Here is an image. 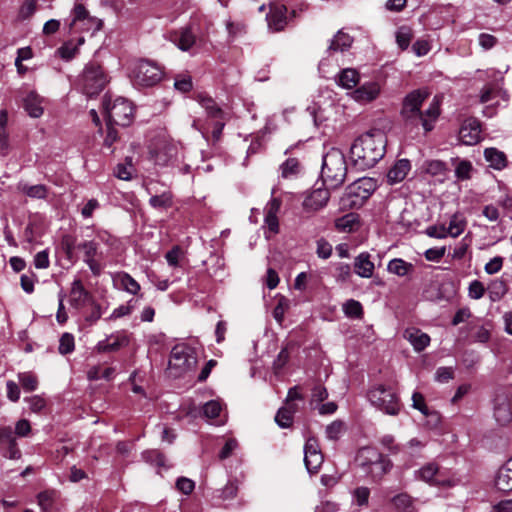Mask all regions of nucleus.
Here are the masks:
<instances>
[{
    "instance_id": "obj_1",
    "label": "nucleus",
    "mask_w": 512,
    "mask_h": 512,
    "mask_svg": "<svg viewBox=\"0 0 512 512\" xmlns=\"http://www.w3.org/2000/svg\"><path fill=\"white\" fill-rule=\"evenodd\" d=\"M429 93L425 89H416L408 93L403 101L400 115L407 124H421L426 132L433 129V123L440 115V99L435 96L429 107L421 111L423 102Z\"/></svg>"
},
{
    "instance_id": "obj_2",
    "label": "nucleus",
    "mask_w": 512,
    "mask_h": 512,
    "mask_svg": "<svg viewBox=\"0 0 512 512\" xmlns=\"http://www.w3.org/2000/svg\"><path fill=\"white\" fill-rule=\"evenodd\" d=\"M386 137L380 132L359 136L350 148L351 160L360 170L372 168L385 154Z\"/></svg>"
},
{
    "instance_id": "obj_3",
    "label": "nucleus",
    "mask_w": 512,
    "mask_h": 512,
    "mask_svg": "<svg viewBox=\"0 0 512 512\" xmlns=\"http://www.w3.org/2000/svg\"><path fill=\"white\" fill-rule=\"evenodd\" d=\"M355 464L374 482L381 481L393 468L390 458L372 446H364L357 451Z\"/></svg>"
},
{
    "instance_id": "obj_4",
    "label": "nucleus",
    "mask_w": 512,
    "mask_h": 512,
    "mask_svg": "<svg viewBox=\"0 0 512 512\" xmlns=\"http://www.w3.org/2000/svg\"><path fill=\"white\" fill-rule=\"evenodd\" d=\"M347 175L346 158L342 151L331 148L323 157L321 177L323 184L336 189L340 187Z\"/></svg>"
},
{
    "instance_id": "obj_5",
    "label": "nucleus",
    "mask_w": 512,
    "mask_h": 512,
    "mask_svg": "<svg viewBox=\"0 0 512 512\" xmlns=\"http://www.w3.org/2000/svg\"><path fill=\"white\" fill-rule=\"evenodd\" d=\"M197 365V354L194 348L187 344L175 345L170 353L168 370L177 378L193 370Z\"/></svg>"
},
{
    "instance_id": "obj_6",
    "label": "nucleus",
    "mask_w": 512,
    "mask_h": 512,
    "mask_svg": "<svg viewBox=\"0 0 512 512\" xmlns=\"http://www.w3.org/2000/svg\"><path fill=\"white\" fill-rule=\"evenodd\" d=\"M106 83L107 77L102 67L96 62L88 63L78 79L82 92L88 97L98 95Z\"/></svg>"
},
{
    "instance_id": "obj_7",
    "label": "nucleus",
    "mask_w": 512,
    "mask_h": 512,
    "mask_svg": "<svg viewBox=\"0 0 512 512\" xmlns=\"http://www.w3.org/2000/svg\"><path fill=\"white\" fill-rule=\"evenodd\" d=\"M370 403L389 415H397L400 411V401L397 394L384 385H376L368 391Z\"/></svg>"
},
{
    "instance_id": "obj_8",
    "label": "nucleus",
    "mask_w": 512,
    "mask_h": 512,
    "mask_svg": "<svg viewBox=\"0 0 512 512\" xmlns=\"http://www.w3.org/2000/svg\"><path fill=\"white\" fill-rule=\"evenodd\" d=\"M107 121L118 126H129L134 118V107L132 103L122 97L114 100L113 104L103 103Z\"/></svg>"
},
{
    "instance_id": "obj_9",
    "label": "nucleus",
    "mask_w": 512,
    "mask_h": 512,
    "mask_svg": "<svg viewBox=\"0 0 512 512\" xmlns=\"http://www.w3.org/2000/svg\"><path fill=\"white\" fill-rule=\"evenodd\" d=\"M163 72L154 62L148 60L139 61L132 70V81L137 86L150 87L156 85L162 79Z\"/></svg>"
},
{
    "instance_id": "obj_10",
    "label": "nucleus",
    "mask_w": 512,
    "mask_h": 512,
    "mask_svg": "<svg viewBox=\"0 0 512 512\" xmlns=\"http://www.w3.org/2000/svg\"><path fill=\"white\" fill-rule=\"evenodd\" d=\"M324 461L318 441L310 437L304 445V463L307 471L311 474L317 473Z\"/></svg>"
},
{
    "instance_id": "obj_11",
    "label": "nucleus",
    "mask_w": 512,
    "mask_h": 512,
    "mask_svg": "<svg viewBox=\"0 0 512 512\" xmlns=\"http://www.w3.org/2000/svg\"><path fill=\"white\" fill-rule=\"evenodd\" d=\"M368 198V192L361 189L354 181L346 188L345 194L340 199V206L342 209H358Z\"/></svg>"
},
{
    "instance_id": "obj_12",
    "label": "nucleus",
    "mask_w": 512,
    "mask_h": 512,
    "mask_svg": "<svg viewBox=\"0 0 512 512\" xmlns=\"http://www.w3.org/2000/svg\"><path fill=\"white\" fill-rule=\"evenodd\" d=\"M177 154V146L165 139H161L157 142L151 156L154 162L160 166L168 165Z\"/></svg>"
},
{
    "instance_id": "obj_13",
    "label": "nucleus",
    "mask_w": 512,
    "mask_h": 512,
    "mask_svg": "<svg viewBox=\"0 0 512 512\" xmlns=\"http://www.w3.org/2000/svg\"><path fill=\"white\" fill-rule=\"evenodd\" d=\"M481 139V125L475 118L466 119L459 130V140L465 145H475Z\"/></svg>"
},
{
    "instance_id": "obj_14",
    "label": "nucleus",
    "mask_w": 512,
    "mask_h": 512,
    "mask_svg": "<svg viewBox=\"0 0 512 512\" xmlns=\"http://www.w3.org/2000/svg\"><path fill=\"white\" fill-rule=\"evenodd\" d=\"M330 187L316 188L309 193L303 201V207L307 211H318L325 207L329 201Z\"/></svg>"
},
{
    "instance_id": "obj_15",
    "label": "nucleus",
    "mask_w": 512,
    "mask_h": 512,
    "mask_svg": "<svg viewBox=\"0 0 512 512\" xmlns=\"http://www.w3.org/2000/svg\"><path fill=\"white\" fill-rule=\"evenodd\" d=\"M414 477L415 479L424 481L429 485L437 486L442 484V481L439 479V466L435 462H429L423 465L414 472Z\"/></svg>"
},
{
    "instance_id": "obj_16",
    "label": "nucleus",
    "mask_w": 512,
    "mask_h": 512,
    "mask_svg": "<svg viewBox=\"0 0 512 512\" xmlns=\"http://www.w3.org/2000/svg\"><path fill=\"white\" fill-rule=\"evenodd\" d=\"M91 294L84 288L80 279H75L70 291V304L77 308H83L90 300Z\"/></svg>"
},
{
    "instance_id": "obj_17",
    "label": "nucleus",
    "mask_w": 512,
    "mask_h": 512,
    "mask_svg": "<svg viewBox=\"0 0 512 512\" xmlns=\"http://www.w3.org/2000/svg\"><path fill=\"white\" fill-rule=\"evenodd\" d=\"M403 337L410 342L417 352L423 351L430 344V336L414 327L407 328Z\"/></svg>"
},
{
    "instance_id": "obj_18",
    "label": "nucleus",
    "mask_w": 512,
    "mask_h": 512,
    "mask_svg": "<svg viewBox=\"0 0 512 512\" xmlns=\"http://www.w3.org/2000/svg\"><path fill=\"white\" fill-rule=\"evenodd\" d=\"M287 8L284 5L273 6L267 15L268 26L273 31H281L287 24Z\"/></svg>"
},
{
    "instance_id": "obj_19",
    "label": "nucleus",
    "mask_w": 512,
    "mask_h": 512,
    "mask_svg": "<svg viewBox=\"0 0 512 512\" xmlns=\"http://www.w3.org/2000/svg\"><path fill=\"white\" fill-rule=\"evenodd\" d=\"M495 486L503 492L512 491V459H509L497 472Z\"/></svg>"
},
{
    "instance_id": "obj_20",
    "label": "nucleus",
    "mask_w": 512,
    "mask_h": 512,
    "mask_svg": "<svg viewBox=\"0 0 512 512\" xmlns=\"http://www.w3.org/2000/svg\"><path fill=\"white\" fill-rule=\"evenodd\" d=\"M380 94V86L376 82H368L353 92V98L362 103L375 100Z\"/></svg>"
},
{
    "instance_id": "obj_21",
    "label": "nucleus",
    "mask_w": 512,
    "mask_h": 512,
    "mask_svg": "<svg viewBox=\"0 0 512 512\" xmlns=\"http://www.w3.org/2000/svg\"><path fill=\"white\" fill-rule=\"evenodd\" d=\"M368 252H362L354 260V271L362 278H371L374 273V263L371 261Z\"/></svg>"
},
{
    "instance_id": "obj_22",
    "label": "nucleus",
    "mask_w": 512,
    "mask_h": 512,
    "mask_svg": "<svg viewBox=\"0 0 512 512\" xmlns=\"http://www.w3.org/2000/svg\"><path fill=\"white\" fill-rule=\"evenodd\" d=\"M128 344L125 335H110L105 340L99 341L95 347L99 353L115 352Z\"/></svg>"
},
{
    "instance_id": "obj_23",
    "label": "nucleus",
    "mask_w": 512,
    "mask_h": 512,
    "mask_svg": "<svg viewBox=\"0 0 512 512\" xmlns=\"http://www.w3.org/2000/svg\"><path fill=\"white\" fill-rule=\"evenodd\" d=\"M411 170L410 161L407 159L398 160L387 173V181L393 185L403 181Z\"/></svg>"
},
{
    "instance_id": "obj_24",
    "label": "nucleus",
    "mask_w": 512,
    "mask_h": 512,
    "mask_svg": "<svg viewBox=\"0 0 512 512\" xmlns=\"http://www.w3.org/2000/svg\"><path fill=\"white\" fill-rule=\"evenodd\" d=\"M198 103L205 109L207 115L215 120H223L225 112L218 106L213 98L210 96L199 93L196 96Z\"/></svg>"
},
{
    "instance_id": "obj_25",
    "label": "nucleus",
    "mask_w": 512,
    "mask_h": 512,
    "mask_svg": "<svg viewBox=\"0 0 512 512\" xmlns=\"http://www.w3.org/2000/svg\"><path fill=\"white\" fill-rule=\"evenodd\" d=\"M484 158L495 170H502L507 166V157L504 152L490 147L484 150Z\"/></svg>"
},
{
    "instance_id": "obj_26",
    "label": "nucleus",
    "mask_w": 512,
    "mask_h": 512,
    "mask_svg": "<svg viewBox=\"0 0 512 512\" xmlns=\"http://www.w3.org/2000/svg\"><path fill=\"white\" fill-rule=\"evenodd\" d=\"M303 400L304 395L301 392V387L296 385L289 388L282 407L294 415L299 410L298 403L303 402Z\"/></svg>"
},
{
    "instance_id": "obj_27",
    "label": "nucleus",
    "mask_w": 512,
    "mask_h": 512,
    "mask_svg": "<svg viewBox=\"0 0 512 512\" xmlns=\"http://www.w3.org/2000/svg\"><path fill=\"white\" fill-rule=\"evenodd\" d=\"M352 42V37L340 30L332 39L328 47V52H344L351 47Z\"/></svg>"
},
{
    "instance_id": "obj_28",
    "label": "nucleus",
    "mask_w": 512,
    "mask_h": 512,
    "mask_svg": "<svg viewBox=\"0 0 512 512\" xmlns=\"http://www.w3.org/2000/svg\"><path fill=\"white\" fill-rule=\"evenodd\" d=\"M387 270L389 273L395 274L399 277H404L414 271V265L401 258H394L389 261Z\"/></svg>"
},
{
    "instance_id": "obj_29",
    "label": "nucleus",
    "mask_w": 512,
    "mask_h": 512,
    "mask_svg": "<svg viewBox=\"0 0 512 512\" xmlns=\"http://www.w3.org/2000/svg\"><path fill=\"white\" fill-rule=\"evenodd\" d=\"M494 417L496 421L501 424L505 425L508 423L512 418L511 409L509 406V403L505 398L503 399H496L495 407H494Z\"/></svg>"
},
{
    "instance_id": "obj_30",
    "label": "nucleus",
    "mask_w": 512,
    "mask_h": 512,
    "mask_svg": "<svg viewBox=\"0 0 512 512\" xmlns=\"http://www.w3.org/2000/svg\"><path fill=\"white\" fill-rule=\"evenodd\" d=\"M24 108L27 111V113L33 118H38L43 114L41 99L34 92H30L25 98Z\"/></svg>"
},
{
    "instance_id": "obj_31",
    "label": "nucleus",
    "mask_w": 512,
    "mask_h": 512,
    "mask_svg": "<svg viewBox=\"0 0 512 512\" xmlns=\"http://www.w3.org/2000/svg\"><path fill=\"white\" fill-rule=\"evenodd\" d=\"M398 512H415L414 499L408 493H399L391 499Z\"/></svg>"
},
{
    "instance_id": "obj_32",
    "label": "nucleus",
    "mask_w": 512,
    "mask_h": 512,
    "mask_svg": "<svg viewBox=\"0 0 512 512\" xmlns=\"http://www.w3.org/2000/svg\"><path fill=\"white\" fill-rule=\"evenodd\" d=\"M359 73L352 68L343 69L338 76V84L346 89H352L359 83Z\"/></svg>"
},
{
    "instance_id": "obj_33",
    "label": "nucleus",
    "mask_w": 512,
    "mask_h": 512,
    "mask_svg": "<svg viewBox=\"0 0 512 512\" xmlns=\"http://www.w3.org/2000/svg\"><path fill=\"white\" fill-rule=\"evenodd\" d=\"M173 41L179 49L188 51L195 44V36L189 28H183L175 34Z\"/></svg>"
},
{
    "instance_id": "obj_34",
    "label": "nucleus",
    "mask_w": 512,
    "mask_h": 512,
    "mask_svg": "<svg viewBox=\"0 0 512 512\" xmlns=\"http://www.w3.org/2000/svg\"><path fill=\"white\" fill-rule=\"evenodd\" d=\"M452 164L455 166V176L458 180H469L472 176L473 165L469 160L453 158Z\"/></svg>"
},
{
    "instance_id": "obj_35",
    "label": "nucleus",
    "mask_w": 512,
    "mask_h": 512,
    "mask_svg": "<svg viewBox=\"0 0 512 512\" xmlns=\"http://www.w3.org/2000/svg\"><path fill=\"white\" fill-rule=\"evenodd\" d=\"M424 169L431 176L441 177L442 179H445L449 172L448 166L441 160L426 161Z\"/></svg>"
},
{
    "instance_id": "obj_36",
    "label": "nucleus",
    "mask_w": 512,
    "mask_h": 512,
    "mask_svg": "<svg viewBox=\"0 0 512 512\" xmlns=\"http://www.w3.org/2000/svg\"><path fill=\"white\" fill-rule=\"evenodd\" d=\"M142 459L153 466H156L158 468H169V466L166 465V457L165 455L156 449L146 450L142 453Z\"/></svg>"
},
{
    "instance_id": "obj_37",
    "label": "nucleus",
    "mask_w": 512,
    "mask_h": 512,
    "mask_svg": "<svg viewBox=\"0 0 512 512\" xmlns=\"http://www.w3.org/2000/svg\"><path fill=\"white\" fill-rule=\"evenodd\" d=\"M61 248L66 255V258L70 262H76L77 256L75 254V249L78 248V244L76 243V238L72 235L65 234L61 238Z\"/></svg>"
},
{
    "instance_id": "obj_38",
    "label": "nucleus",
    "mask_w": 512,
    "mask_h": 512,
    "mask_svg": "<svg viewBox=\"0 0 512 512\" xmlns=\"http://www.w3.org/2000/svg\"><path fill=\"white\" fill-rule=\"evenodd\" d=\"M489 297L492 301L501 300L508 292V286L502 279L493 280L488 286Z\"/></svg>"
},
{
    "instance_id": "obj_39",
    "label": "nucleus",
    "mask_w": 512,
    "mask_h": 512,
    "mask_svg": "<svg viewBox=\"0 0 512 512\" xmlns=\"http://www.w3.org/2000/svg\"><path fill=\"white\" fill-rule=\"evenodd\" d=\"M56 499L57 492L55 490H45L37 495L38 505L44 512L52 511Z\"/></svg>"
},
{
    "instance_id": "obj_40",
    "label": "nucleus",
    "mask_w": 512,
    "mask_h": 512,
    "mask_svg": "<svg viewBox=\"0 0 512 512\" xmlns=\"http://www.w3.org/2000/svg\"><path fill=\"white\" fill-rule=\"evenodd\" d=\"M149 204L155 209H168L173 205V195L165 191L160 195H154L149 199Z\"/></svg>"
},
{
    "instance_id": "obj_41",
    "label": "nucleus",
    "mask_w": 512,
    "mask_h": 512,
    "mask_svg": "<svg viewBox=\"0 0 512 512\" xmlns=\"http://www.w3.org/2000/svg\"><path fill=\"white\" fill-rule=\"evenodd\" d=\"M343 312L349 318L360 319L363 316V307L359 301L350 299L343 304Z\"/></svg>"
},
{
    "instance_id": "obj_42",
    "label": "nucleus",
    "mask_w": 512,
    "mask_h": 512,
    "mask_svg": "<svg viewBox=\"0 0 512 512\" xmlns=\"http://www.w3.org/2000/svg\"><path fill=\"white\" fill-rule=\"evenodd\" d=\"M121 287L130 294L136 295L140 290L139 283L128 273H121L118 276Z\"/></svg>"
},
{
    "instance_id": "obj_43",
    "label": "nucleus",
    "mask_w": 512,
    "mask_h": 512,
    "mask_svg": "<svg viewBox=\"0 0 512 512\" xmlns=\"http://www.w3.org/2000/svg\"><path fill=\"white\" fill-rule=\"evenodd\" d=\"M18 380L22 388L26 392H32L38 387V379L31 372H23L18 374Z\"/></svg>"
},
{
    "instance_id": "obj_44",
    "label": "nucleus",
    "mask_w": 512,
    "mask_h": 512,
    "mask_svg": "<svg viewBox=\"0 0 512 512\" xmlns=\"http://www.w3.org/2000/svg\"><path fill=\"white\" fill-rule=\"evenodd\" d=\"M466 222L458 215H453L450 219L449 226L446 228L448 235L458 237L465 229Z\"/></svg>"
},
{
    "instance_id": "obj_45",
    "label": "nucleus",
    "mask_w": 512,
    "mask_h": 512,
    "mask_svg": "<svg viewBox=\"0 0 512 512\" xmlns=\"http://www.w3.org/2000/svg\"><path fill=\"white\" fill-rule=\"evenodd\" d=\"M293 419L294 415L291 412L287 411L286 408H283L282 406L278 409L275 416V422L281 428L291 427Z\"/></svg>"
},
{
    "instance_id": "obj_46",
    "label": "nucleus",
    "mask_w": 512,
    "mask_h": 512,
    "mask_svg": "<svg viewBox=\"0 0 512 512\" xmlns=\"http://www.w3.org/2000/svg\"><path fill=\"white\" fill-rule=\"evenodd\" d=\"M22 191L31 198L44 199L47 196V187L43 184L24 185Z\"/></svg>"
},
{
    "instance_id": "obj_47",
    "label": "nucleus",
    "mask_w": 512,
    "mask_h": 512,
    "mask_svg": "<svg viewBox=\"0 0 512 512\" xmlns=\"http://www.w3.org/2000/svg\"><path fill=\"white\" fill-rule=\"evenodd\" d=\"M75 348L74 337L70 333H64L59 340V353L62 355L73 352Z\"/></svg>"
},
{
    "instance_id": "obj_48",
    "label": "nucleus",
    "mask_w": 512,
    "mask_h": 512,
    "mask_svg": "<svg viewBox=\"0 0 512 512\" xmlns=\"http://www.w3.org/2000/svg\"><path fill=\"white\" fill-rule=\"evenodd\" d=\"M382 447L387 450L390 454L396 455L400 452V445L396 443L394 436L384 435L379 440Z\"/></svg>"
},
{
    "instance_id": "obj_49",
    "label": "nucleus",
    "mask_w": 512,
    "mask_h": 512,
    "mask_svg": "<svg viewBox=\"0 0 512 512\" xmlns=\"http://www.w3.org/2000/svg\"><path fill=\"white\" fill-rule=\"evenodd\" d=\"M356 222V215L353 213H349L336 220V227L339 230L351 231Z\"/></svg>"
},
{
    "instance_id": "obj_50",
    "label": "nucleus",
    "mask_w": 512,
    "mask_h": 512,
    "mask_svg": "<svg viewBox=\"0 0 512 512\" xmlns=\"http://www.w3.org/2000/svg\"><path fill=\"white\" fill-rule=\"evenodd\" d=\"M114 175L121 180L128 181L132 175V163L129 160L127 163H119L114 169Z\"/></svg>"
},
{
    "instance_id": "obj_51",
    "label": "nucleus",
    "mask_w": 512,
    "mask_h": 512,
    "mask_svg": "<svg viewBox=\"0 0 512 512\" xmlns=\"http://www.w3.org/2000/svg\"><path fill=\"white\" fill-rule=\"evenodd\" d=\"M25 401L29 404V409L34 413H41L47 406L46 400L40 395H34L26 398Z\"/></svg>"
},
{
    "instance_id": "obj_52",
    "label": "nucleus",
    "mask_w": 512,
    "mask_h": 512,
    "mask_svg": "<svg viewBox=\"0 0 512 512\" xmlns=\"http://www.w3.org/2000/svg\"><path fill=\"white\" fill-rule=\"evenodd\" d=\"M344 430V423L340 420L333 421L326 427V436L330 440H338Z\"/></svg>"
},
{
    "instance_id": "obj_53",
    "label": "nucleus",
    "mask_w": 512,
    "mask_h": 512,
    "mask_svg": "<svg viewBox=\"0 0 512 512\" xmlns=\"http://www.w3.org/2000/svg\"><path fill=\"white\" fill-rule=\"evenodd\" d=\"M78 249L84 252V261L95 258L98 250V244L94 241H84L78 244Z\"/></svg>"
},
{
    "instance_id": "obj_54",
    "label": "nucleus",
    "mask_w": 512,
    "mask_h": 512,
    "mask_svg": "<svg viewBox=\"0 0 512 512\" xmlns=\"http://www.w3.org/2000/svg\"><path fill=\"white\" fill-rule=\"evenodd\" d=\"M485 291L486 289L482 282L479 280H473L468 287V296L471 299L478 300L484 296Z\"/></svg>"
},
{
    "instance_id": "obj_55",
    "label": "nucleus",
    "mask_w": 512,
    "mask_h": 512,
    "mask_svg": "<svg viewBox=\"0 0 512 512\" xmlns=\"http://www.w3.org/2000/svg\"><path fill=\"white\" fill-rule=\"evenodd\" d=\"M15 440H16V438L14 437L11 427H9V426L0 427V450H4L7 446H9Z\"/></svg>"
},
{
    "instance_id": "obj_56",
    "label": "nucleus",
    "mask_w": 512,
    "mask_h": 512,
    "mask_svg": "<svg viewBox=\"0 0 512 512\" xmlns=\"http://www.w3.org/2000/svg\"><path fill=\"white\" fill-rule=\"evenodd\" d=\"M351 277V267L346 263H338L335 267V278L338 282H346Z\"/></svg>"
},
{
    "instance_id": "obj_57",
    "label": "nucleus",
    "mask_w": 512,
    "mask_h": 512,
    "mask_svg": "<svg viewBox=\"0 0 512 512\" xmlns=\"http://www.w3.org/2000/svg\"><path fill=\"white\" fill-rule=\"evenodd\" d=\"M221 405L217 401H209L203 406V414L205 417L214 419L220 415Z\"/></svg>"
},
{
    "instance_id": "obj_58",
    "label": "nucleus",
    "mask_w": 512,
    "mask_h": 512,
    "mask_svg": "<svg viewBox=\"0 0 512 512\" xmlns=\"http://www.w3.org/2000/svg\"><path fill=\"white\" fill-rule=\"evenodd\" d=\"M299 163L295 158L287 159L282 165V176L284 178L289 177L290 175L296 174L298 172Z\"/></svg>"
},
{
    "instance_id": "obj_59",
    "label": "nucleus",
    "mask_w": 512,
    "mask_h": 512,
    "mask_svg": "<svg viewBox=\"0 0 512 512\" xmlns=\"http://www.w3.org/2000/svg\"><path fill=\"white\" fill-rule=\"evenodd\" d=\"M238 492V487L234 482H228L225 487L221 490H218V497L222 500H229L236 497Z\"/></svg>"
},
{
    "instance_id": "obj_60",
    "label": "nucleus",
    "mask_w": 512,
    "mask_h": 512,
    "mask_svg": "<svg viewBox=\"0 0 512 512\" xmlns=\"http://www.w3.org/2000/svg\"><path fill=\"white\" fill-rule=\"evenodd\" d=\"M370 496V490L367 487L361 486L356 488L353 491V497L359 506H364L368 504V499Z\"/></svg>"
},
{
    "instance_id": "obj_61",
    "label": "nucleus",
    "mask_w": 512,
    "mask_h": 512,
    "mask_svg": "<svg viewBox=\"0 0 512 512\" xmlns=\"http://www.w3.org/2000/svg\"><path fill=\"white\" fill-rule=\"evenodd\" d=\"M316 253L319 258L328 259L332 254L331 244L324 238L319 239L317 241Z\"/></svg>"
},
{
    "instance_id": "obj_62",
    "label": "nucleus",
    "mask_w": 512,
    "mask_h": 512,
    "mask_svg": "<svg viewBox=\"0 0 512 512\" xmlns=\"http://www.w3.org/2000/svg\"><path fill=\"white\" fill-rule=\"evenodd\" d=\"M174 86L181 92H188L192 89V79L189 75H178L175 78Z\"/></svg>"
},
{
    "instance_id": "obj_63",
    "label": "nucleus",
    "mask_w": 512,
    "mask_h": 512,
    "mask_svg": "<svg viewBox=\"0 0 512 512\" xmlns=\"http://www.w3.org/2000/svg\"><path fill=\"white\" fill-rule=\"evenodd\" d=\"M412 402L413 408L419 410L422 414L426 416L430 415L429 409L425 404V399L421 393L414 392L412 395Z\"/></svg>"
},
{
    "instance_id": "obj_64",
    "label": "nucleus",
    "mask_w": 512,
    "mask_h": 512,
    "mask_svg": "<svg viewBox=\"0 0 512 512\" xmlns=\"http://www.w3.org/2000/svg\"><path fill=\"white\" fill-rule=\"evenodd\" d=\"M503 266V258L500 256H496L492 258L488 263H486L484 270L487 274L493 275L498 273Z\"/></svg>"
}]
</instances>
